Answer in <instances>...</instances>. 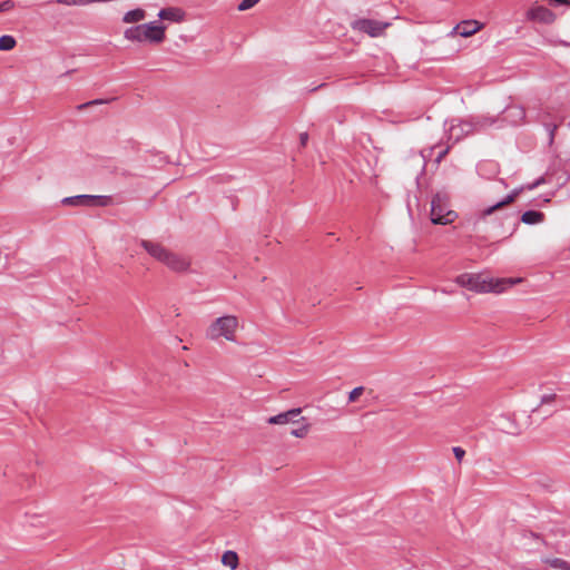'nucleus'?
I'll return each instance as SVG.
<instances>
[{"label":"nucleus","mask_w":570,"mask_h":570,"mask_svg":"<svg viewBox=\"0 0 570 570\" xmlns=\"http://www.w3.org/2000/svg\"><path fill=\"white\" fill-rule=\"evenodd\" d=\"M521 282V277L494 278L481 273H463L455 278L458 285L480 294H501Z\"/></svg>","instance_id":"f257e3e1"},{"label":"nucleus","mask_w":570,"mask_h":570,"mask_svg":"<svg viewBox=\"0 0 570 570\" xmlns=\"http://www.w3.org/2000/svg\"><path fill=\"white\" fill-rule=\"evenodd\" d=\"M166 32V24L159 21H149L125 29L124 38L131 43L159 46L165 42Z\"/></svg>","instance_id":"f03ea898"},{"label":"nucleus","mask_w":570,"mask_h":570,"mask_svg":"<svg viewBox=\"0 0 570 570\" xmlns=\"http://www.w3.org/2000/svg\"><path fill=\"white\" fill-rule=\"evenodd\" d=\"M140 244L150 256L165 264L173 272L183 273L190 267V259L187 256L174 253L159 243L141 240Z\"/></svg>","instance_id":"7ed1b4c3"},{"label":"nucleus","mask_w":570,"mask_h":570,"mask_svg":"<svg viewBox=\"0 0 570 570\" xmlns=\"http://www.w3.org/2000/svg\"><path fill=\"white\" fill-rule=\"evenodd\" d=\"M240 328L239 320L235 315H224L215 318L206 330V337L209 341L236 342Z\"/></svg>","instance_id":"20e7f679"},{"label":"nucleus","mask_w":570,"mask_h":570,"mask_svg":"<svg viewBox=\"0 0 570 570\" xmlns=\"http://www.w3.org/2000/svg\"><path fill=\"white\" fill-rule=\"evenodd\" d=\"M448 196L436 194L431 203V220L433 224L448 225L453 223L458 214L454 210L448 209Z\"/></svg>","instance_id":"39448f33"},{"label":"nucleus","mask_w":570,"mask_h":570,"mask_svg":"<svg viewBox=\"0 0 570 570\" xmlns=\"http://www.w3.org/2000/svg\"><path fill=\"white\" fill-rule=\"evenodd\" d=\"M390 27L391 22L368 18L356 19L351 23L354 31L365 33L371 38L384 37Z\"/></svg>","instance_id":"423d86ee"},{"label":"nucleus","mask_w":570,"mask_h":570,"mask_svg":"<svg viewBox=\"0 0 570 570\" xmlns=\"http://www.w3.org/2000/svg\"><path fill=\"white\" fill-rule=\"evenodd\" d=\"M111 202L108 196H90V195H78L73 197H67L62 200L65 205L69 206H107Z\"/></svg>","instance_id":"0eeeda50"},{"label":"nucleus","mask_w":570,"mask_h":570,"mask_svg":"<svg viewBox=\"0 0 570 570\" xmlns=\"http://www.w3.org/2000/svg\"><path fill=\"white\" fill-rule=\"evenodd\" d=\"M527 18L544 24H551L557 20L556 13L543 6L531 7L527 12Z\"/></svg>","instance_id":"6e6552de"},{"label":"nucleus","mask_w":570,"mask_h":570,"mask_svg":"<svg viewBox=\"0 0 570 570\" xmlns=\"http://www.w3.org/2000/svg\"><path fill=\"white\" fill-rule=\"evenodd\" d=\"M158 18L163 21H169L173 23H181L186 19V13L181 8L178 7H166L159 10Z\"/></svg>","instance_id":"1a4fd4ad"},{"label":"nucleus","mask_w":570,"mask_h":570,"mask_svg":"<svg viewBox=\"0 0 570 570\" xmlns=\"http://www.w3.org/2000/svg\"><path fill=\"white\" fill-rule=\"evenodd\" d=\"M482 27L483 24L476 20H465L458 23L452 33H458L466 38L475 35L479 30L482 29Z\"/></svg>","instance_id":"9d476101"},{"label":"nucleus","mask_w":570,"mask_h":570,"mask_svg":"<svg viewBox=\"0 0 570 570\" xmlns=\"http://www.w3.org/2000/svg\"><path fill=\"white\" fill-rule=\"evenodd\" d=\"M301 413L302 409L299 407L291 409L286 412L268 417L267 423L272 425L292 424V422H294V419L298 417Z\"/></svg>","instance_id":"9b49d317"},{"label":"nucleus","mask_w":570,"mask_h":570,"mask_svg":"<svg viewBox=\"0 0 570 570\" xmlns=\"http://www.w3.org/2000/svg\"><path fill=\"white\" fill-rule=\"evenodd\" d=\"M293 429L291 431V435L297 439L306 438L312 429L311 423L307 421L305 416H298L294 419L292 422Z\"/></svg>","instance_id":"f8f14e48"},{"label":"nucleus","mask_w":570,"mask_h":570,"mask_svg":"<svg viewBox=\"0 0 570 570\" xmlns=\"http://www.w3.org/2000/svg\"><path fill=\"white\" fill-rule=\"evenodd\" d=\"M524 187H520V188H517L514 189L511 194H509L502 202H499L498 204L487 208L484 212H483V216H489L491 214H493L495 210L507 206V205H510L512 204L517 198L518 196L523 191Z\"/></svg>","instance_id":"ddd939ff"},{"label":"nucleus","mask_w":570,"mask_h":570,"mask_svg":"<svg viewBox=\"0 0 570 570\" xmlns=\"http://www.w3.org/2000/svg\"><path fill=\"white\" fill-rule=\"evenodd\" d=\"M147 12L142 8H136L127 11L122 16V22L126 24H140L146 19Z\"/></svg>","instance_id":"4468645a"},{"label":"nucleus","mask_w":570,"mask_h":570,"mask_svg":"<svg viewBox=\"0 0 570 570\" xmlns=\"http://www.w3.org/2000/svg\"><path fill=\"white\" fill-rule=\"evenodd\" d=\"M222 563L230 570H236L239 564L238 554L233 550H227L222 556Z\"/></svg>","instance_id":"2eb2a0df"},{"label":"nucleus","mask_w":570,"mask_h":570,"mask_svg":"<svg viewBox=\"0 0 570 570\" xmlns=\"http://www.w3.org/2000/svg\"><path fill=\"white\" fill-rule=\"evenodd\" d=\"M544 220V214L537 210H528L522 214L521 222L528 225L539 224Z\"/></svg>","instance_id":"dca6fc26"},{"label":"nucleus","mask_w":570,"mask_h":570,"mask_svg":"<svg viewBox=\"0 0 570 570\" xmlns=\"http://www.w3.org/2000/svg\"><path fill=\"white\" fill-rule=\"evenodd\" d=\"M543 562L557 570H570V562L560 558H546Z\"/></svg>","instance_id":"f3484780"},{"label":"nucleus","mask_w":570,"mask_h":570,"mask_svg":"<svg viewBox=\"0 0 570 570\" xmlns=\"http://www.w3.org/2000/svg\"><path fill=\"white\" fill-rule=\"evenodd\" d=\"M17 45L16 39L12 36L4 35L0 37V50L1 51H10Z\"/></svg>","instance_id":"a211bd4d"},{"label":"nucleus","mask_w":570,"mask_h":570,"mask_svg":"<svg viewBox=\"0 0 570 570\" xmlns=\"http://www.w3.org/2000/svg\"><path fill=\"white\" fill-rule=\"evenodd\" d=\"M363 393H364V387L363 386H358V387L353 389L348 393V402L350 403L356 402L362 396Z\"/></svg>","instance_id":"6ab92c4d"},{"label":"nucleus","mask_w":570,"mask_h":570,"mask_svg":"<svg viewBox=\"0 0 570 570\" xmlns=\"http://www.w3.org/2000/svg\"><path fill=\"white\" fill-rule=\"evenodd\" d=\"M14 7L16 4L12 0H4L0 2V13L11 11L14 9Z\"/></svg>","instance_id":"aec40b11"},{"label":"nucleus","mask_w":570,"mask_h":570,"mask_svg":"<svg viewBox=\"0 0 570 570\" xmlns=\"http://www.w3.org/2000/svg\"><path fill=\"white\" fill-rule=\"evenodd\" d=\"M257 2H258V0H243L238 4V10L239 11L248 10V9L253 8Z\"/></svg>","instance_id":"412c9836"},{"label":"nucleus","mask_w":570,"mask_h":570,"mask_svg":"<svg viewBox=\"0 0 570 570\" xmlns=\"http://www.w3.org/2000/svg\"><path fill=\"white\" fill-rule=\"evenodd\" d=\"M544 126L549 130V142L552 144L554 140V135L559 127V124H546Z\"/></svg>","instance_id":"4be33fe9"},{"label":"nucleus","mask_w":570,"mask_h":570,"mask_svg":"<svg viewBox=\"0 0 570 570\" xmlns=\"http://www.w3.org/2000/svg\"><path fill=\"white\" fill-rule=\"evenodd\" d=\"M452 451L458 462H461L465 455L464 449H462L461 446H454Z\"/></svg>","instance_id":"5701e85b"},{"label":"nucleus","mask_w":570,"mask_h":570,"mask_svg":"<svg viewBox=\"0 0 570 570\" xmlns=\"http://www.w3.org/2000/svg\"><path fill=\"white\" fill-rule=\"evenodd\" d=\"M556 400V394H546L541 397V404L552 403Z\"/></svg>","instance_id":"b1692460"},{"label":"nucleus","mask_w":570,"mask_h":570,"mask_svg":"<svg viewBox=\"0 0 570 570\" xmlns=\"http://www.w3.org/2000/svg\"><path fill=\"white\" fill-rule=\"evenodd\" d=\"M514 116L518 117L520 120H523L525 118V110L523 108H517Z\"/></svg>","instance_id":"393cba45"},{"label":"nucleus","mask_w":570,"mask_h":570,"mask_svg":"<svg viewBox=\"0 0 570 570\" xmlns=\"http://www.w3.org/2000/svg\"><path fill=\"white\" fill-rule=\"evenodd\" d=\"M299 141H301V145H302L303 147H305V146H306V144H307V141H308V135H307V132H302V134L299 135Z\"/></svg>","instance_id":"a878e982"},{"label":"nucleus","mask_w":570,"mask_h":570,"mask_svg":"<svg viewBox=\"0 0 570 570\" xmlns=\"http://www.w3.org/2000/svg\"><path fill=\"white\" fill-rule=\"evenodd\" d=\"M543 181H544V179L541 177L533 184L527 186V189L532 190V189L537 188L539 185H541Z\"/></svg>","instance_id":"bb28decb"},{"label":"nucleus","mask_w":570,"mask_h":570,"mask_svg":"<svg viewBox=\"0 0 570 570\" xmlns=\"http://www.w3.org/2000/svg\"><path fill=\"white\" fill-rule=\"evenodd\" d=\"M551 4H567L570 6V0H549Z\"/></svg>","instance_id":"cd10ccee"},{"label":"nucleus","mask_w":570,"mask_h":570,"mask_svg":"<svg viewBox=\"0 0 570 570\" xmlns=\"http://www.w3.org/2000/svg\"><path fill=\"white\" fill-rule=\"evenodd\" d=\"M98 104H101V100H92V101H89V102L80 105L78 108L82 109V108H86V107H88L90 105H98Z\"/></svg>","instance_id":"c85d7f7f"},{"label":"nucleus","mask_w":570,"mask_h":570,"mask_svg":"<svg viewBox=\"0 0 570 570\" xmlns=\"http://www.w3.org/2000/svg\"><path fill=\"white\" fill-rule=\"evenodd\" d=\"M446 153H448V150H444L443 153H441V155H440L438 160H440Z\"/></svg>","instance_id":"c756f323"}]
</instances>
